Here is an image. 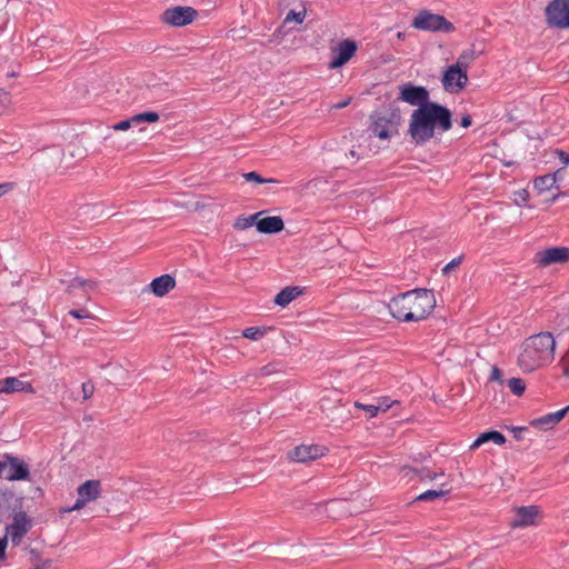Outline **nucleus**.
Returning <instances> with one entry per match:
<instances>
[{"mask_svg":"<svg viewBox=\"0 0 569 569\" xmlns=\"http://www.w3.org/2000/svg\"><path fill=\"white\" fill-rule=\"evenodd\" d=\"M280 371V363H268L260 368L259 376L267 377Z\"/></svg>","mask_w":569,"mask_h":569,"instance_id":"nucleus-33","label":"nucleus"},{"mask_svg":"<svg viewBox=\"0 0 569 569\" xmlns=\"http://www.w3.org/2000/svg\"><path fill=\"white\" fill-rule=\"evenodd\" d=\"M69 315L77 319L90 318L89 312L86 309H72Z\"/></svg>","mask_w":569,"mask_h":569,"instance_id":"nucleus-41","label":"nucleus"},{"mask_svg":"<svg viewBox=\"0 0 569 569\" xmlns=\"http://www.w3.org/2000/svg\"><path fill=\"white\" fill-rule=\"evenodd\" d=\"M411 27L417 30L451 33L456 30L455 26L443 16L432 13L423 9L418 12L411 22Z\"/></svg>","mask_w":569,"mask_h":569,"instance_id":"nucleus-5","label":"nucleus"},{"mask_svg":"<svg viewBox=\"0 0 569 569\" xmlns=\"http://www.w3.org/2000/svg\"><path fill=\"white\" fill-rule=\"evenodd\" d=\"M489 441H492L495 442L496 445H503L506 442V438L505 436L499 432V431H496V430H490V431H486L483 433H481L475 441L471 445V448L475 449V448H478L480 447L481 445L486 443V442H489Z\"/></svg>","mask_w":569,"mask_h":569,"instance_id":"nucleus-24","label":"nucleus"},{"mask_svg":"<svg viewBox=\"0 0 569 569\" xmlns=\"http://www.w3.org/2000/svg\"><path fill=\"white\" fill-rule=\"evenodd\" d=\"M436 299L431 290L413 289L391 298L388 309L399 321H420L435 308Z\"/></svg>","mask_w":569,"mask_h":569,"instance_id":"nucleus-2","label":"nucleus"},{"mask_svg":"<svg viewBox=\"0 0 569 569\" xmlns=\"http://www.w3.org/2000/svg\"><path fill=\"white\" fill-rule=\"evenodd\" d=\"M159 113L154 111H146L131 117V121H134L136 124L141 122H157L159 120Z\"/></svg>","mask_w":569,"mask_h":569,"instance_id":"nucleus-27","label":"nucleus"},{"mask_svg":"<svg viewBox=\"0 0 569 569\" xmlns=\"http://www.w3.org/2000/svg\"><path fill=\"white\" fill-rule=\"evenodd\" d=\"M328 449L319 445H300L293 448L289 453V458L296 462H309L317 458L323 457Z\"/></svg>","mask_w":569,"mask_h":569,"instance_id":"nucleus-13","label":"nucleus"},{"mask_svg":"<svg viewBox=\"0 0 569 569\" xmlns=\"http://www.w3.org/2000/svg\"><path fill=\"white\" fill-rule=\"evenodd\" d=\"M305 17H306V12L305 11L296 12L295 10H291L286 16L284 22H289V21L295 20L298 23H302Z\"/></svg>","mask_w":569,"mask_h":569,"instance_id":"nucleus-35","label":"nucleus"},{"mask_svg":"<svg viewBox=\"0 0 569 569\" xmlns=\"http://www.w3.org/2000/svg\"><path fill=\"white\" fill-rule=\"evenodd\" d=\"M379 405L382 406V409H381L382 411H387L391 407V405L387 403L386 400L379 402Z\"/></svg>","mask_w":569,"mask_h":569,"instance_id":"nucleus-51","label":"nucleus"},{"mask_svg":"<svg viewBox=\"0 0 569 569\" xmlns=\"http://www.w3.org/2000/svg\"><path fill=\"white\" fill-rule=\"evenodd\" d=\"M510 525L513 528L533 525V506L519 507Z\"/></svg>","mask_w":569,"mask_h":569,"instance_id":"nucleus-22","label":"nucleus"},{"mask_svg":"<svg viewBox=\"0 0 569 569\" xmlns=\"http://www.w3.org/2000/svg\"><path fill=\"white\" fill-rule=\"evenodd\" d=\"M546 17L551 27L569 28V0H552L546 8Z\"/></svg>","mask_w":569,"mask_h":569,"instance_id":"nucleus-7","label":"nucleus"},{"mask_svg":"<svg viewBox=\"0 0 569 569\" xmlns=\"http://www.w3.org/2000/svg\"><path fill=\"white\" fill-rule=\"evenodd\" d=\"M447 492H448L447 490H442V489H439V490H427V491L422 492L421 495H419L416 498V500H418V501H430V500L443 497Z\"/></svg>","mask_w":569,"mask_h":569,"instance_id":"nucleus-29","label":"nucleus"},{"mask_svg":"<svg viewBox=\"0 0 569 569\" xmlns=\"http://www.w3.org/2000/svg\"><path fill=\"white\" fill-rule=\"evenodd\" d=\"M176 286V280L170 274H162L153 279L150 283L152 292L157 297H163Z\"/></svg>","mask_w":569,"mask_h":569,"instance_id":"nucleus-20","label":"nucleus"},{"mask_svg":"<svg viewBox=\"0 0 569 569\" xmlns=\"http://www.w3.org/2000/svg\"><path fill=\"white\" fill-rule=\"evenodd\" d=\"M532 337L526 339L522 351L518 357V365L525 372L533 371V348L531 343Z\"/></svg>","mask_w":569,"mask_h":569,"instance_id":"nucleus-21","label":"nucleus"},{"mask_svg":"<svg viewBox=\"0 0 569 569\" xmlns=\"http://www.w3.org/2000/svg\"><path fill=\"white\" fill-rule=\"evenodd\" d=\"M522 193H523V194H526L527 197H529V192H528V190H526V189H525V190H522Z\"/></svg>","mask_w":569,"mask_h":569,"instance_id":"nucleus-52","label":"nucleus"},{"mask_svg":"<svg viewBox=\"0 0 569 569\" xmlns=\"http://www.w3.org/2000/svg\"><path fill=\"white\" fill-rule=\"evenodd\" d=\"M511 431L517 440H522L525 438V433L529 432V427H512Z\"/></svg>","mask_w":569,"mask_h":569,"instance_id":"nucleus-39","label":"nucleus"},{"mask_svg":"<svg viewBox=\"0 0 569 569\" xmlns=\"http://www.w3.org/2000/svg\"><path fill=\"white\" fill-rule=\"evenodd\" d=\"M565 373H566L567 376H569V369H568V368L565 370Z\"/></svg>","mask_w":569,"mask_h":569,"instance_id":"nucleus-54","label":"nucleus"},{"mask_svg":"<svg viewBox=\"0 0 569 569\" xmlns=\"http://www.w3.org/2000/svg\"><path fill=\"white\" fill-rule=\"evenodd\" d=\"M537 263L540 267H547L552 263H566L569 261L568 247H550L539 251L537 254Z\"/></svg>","mask_w":569,"mask_h":569,"instance_id":"nucleus-15","label":"nucleus"},{"mask_svg":"<svg viewBox=\"0 0 569 569\" xmlns=\"http://www.w3.org/2000/svg\"><path fill=\"white\" fill-rule=\"evenodd\" d=\"M257 230L264 234L278 233L283 230L284 223L281 217L270 216L262 219H257Z\"/></svg>","mask_w":569,"mask_h":569,"instance_id":"nucleus-16","label":"nucleus"},{"mask_svg":"<svg viewBox=\"0 0 569 569\" xmlns=\"http://www.w3.org/2000/svg\"><path fill=\"white\" fill-rule=\"evenodd\" d=\"M301 293L302 290L299 287H286L274 297V303L280 307H287Z\"/></svg>","mask_w":569,"mask_h":569,"instance_id":"nucleus-23","label":"nucleus"},{"mask_svg":"<svg viewBox=\"0 0 569 569\" xmlns=\"http://www.w3.org/2000/svg\"><path fill=\"white\" fill-rule=\"evenodd\" d=\"M97 286L93 280H86L79 277L73 278L67 287V292L71 293L74 289H83L84 291L92 290Z\"/></svg>","mask_w":569,"mask_h":569,"instance_id":"nucleus-25","label":"nucleus"},{"mask_svg":"<svg viewBox=\"0 0 569 569\" xmlns=\"http://www.w3.org/2000/svg\"><path fill=\"white\" fill-rule=\"evenodd\" d=\"M7 470V462L2 460H0V477L2 476L3 471Z\"/></svg>","mask_w":569,"mask_h":569,"instance_id":"nucleus-50","label":"nucleus"},{"mask_svg":"<svg viewBox=\"0 0 569 569\" xmlns=\"http://www.w3.org/2000/svg\"><path fill=\"white\" fill-rule=\"evenodd\" d=\"M565 173L566 169L560 168L552 174L536 177V190L538 194H541L542 192L553 188L558 181L562 180Z\"/></svg>","mask_w":569,"mask_h":569,"instance_id":"nucleus-18","label":"nucleus"},{"mask_svg":"<svg viewBox=\"0 0 569 569\" xmlns=\"http://www.w3.org/2000/svg\"><path fill=\"white\" fill-rule=\"evenodd\" d=\"M13 186L14 184L12 182L0 183V197L11 191Z\"/></svg>","mask_w":569,"mask_h":569,"instance_id":"nucleus-44","label":"nucleus"},{"mask_svg":"<svg viewBox=\"0 0 569 569\" xmlns=\"http://www.w3.org/2000/svg\"><path fill=\"white\" fill-rule=\"evenodd\" d=\"M370 130L379 139H390L399 133V127L402 121L401 111L396 106L370 116Z\"/></svg>","mask_w":569,"mask_h":569,"instance_id":"nucleus-3","label":"nucleus"},{"mask_svg":"<svg viewBox=\"0 0 569 569\" xmlns=\"http://www.w3.org/2000/svg\"><path fill=\"white\" fill-rule=\"evenodd\" d=\"M261 213L262 212H257L251 216H239L233 223V228L237 230H246L250 228L251 226L256 224L257 219Z\"/></svg>","mask_w":569,"mask_h":569,"instance_id":"nucleus-26","label":"nucleus"},{"mask_svg":"<svg viewBox=\"0 0 569 569\" xmlns=\"http://www.w3.org/2000/svg\"><path fill=\"white\" fill-rule=\"evenodd\" d=\"M32 390L31 383L24 382L16 377L0 379V393L32 392Z\"/></svg>","mask_w":569,"mask_h":569,"instance_id":"nucleus-17","label":"nucleus"},{"mask_svg":"<svg viewBox=\"0 0 569 569\" xmlns=\"http://www.w3.org/2000/svg\"><path fill=\"white\" fill-rule=\"evenodd\" d=\"M565 193L562 192H557V193H553L550 198L546 199L545 202L546 203H552L555 202L560 196H563Z\"/></svg>","mask_w":569,"mask_h":569,"instance_id":"nucleus-49","label":"nucleus"},{"mask_svg":"<svg viewBox=\"0 0 569 569\" xmlns=\"http://www.w3.org/2000/svg\"><path fill=\"white\" fill-rule=\"evenodd\" d=\"M132 124H136L134 121H131V118L121 120L118 123L113 124V129L117 131H126L131 128Z\"/></svg>","mask_w":569,"mask_h":569,"instance_id":"nucleus-38","label":"nucleus"},{"mask_svg":"<svg viewBox=\"0 0 569 569\" xmlns=\"http://www.w3.org/2000/svg\"><path fill=\"white\" fill-rule=\"evenodd\" d=\"M398 100L411 106L422 108L431 103L430 94L426 87L415 86L411 82L403 83L400 87Z\"/></svg>","mask_w":569,"mask_h":569,"instance_id":"nucleus-8","label":"nucleus"},{"mask_svg":"<svg viewBox=\"0 0 569 569\" xmlns=\"http://www.w3.org/2000/svg\"><path fill=\"white\" fill-rule=\"evenodd\" d=\"M472 57V51H463L456 63L448 67L443 72L441 81L447 92L458 93L467 86L469 60H471Z\"/></svg>","mask_w":569,"mask_h":569,"instance_id":"nucleus-4","label":"nucleus"},{"mask_svg":"<svg viewBox=\"0 0 569 569\" xmlns=\"http://www.w3.org/2000/svg\"><path fill=\"white\" fill-rule=\"evenodd\" d=\"M350 154H351L352 157H355V156H356V151H355V150H350Z\"/></svg>","mask_w":569,"mask_h":569,"instance_id":"nucleus-53","label":"nucleus"},{"mask_svg":"<svg viewBox=\"0 0 569 569\" xmlns=\"http://www.w3.org/2000/svg\"><path fill=\"white\" fill-rule=\"evenodd\" d=\"M405 470H408V471H412L415 475H417L421 480H435L438 476L437 472H432L430 471L428 468H420V469H415V468H409V467H406Z\"/></svg>","mask_w":569,"mask_h":569,"instance_id":"nucleus-30","label":"nucleus"},{"mask_svg":"<svg viewBox=\"0 0 569 569\" xmlns=\"http://www.w3.org/2000/svg\"><path fill=\"white\" fill-rule=\"evenodd\" d=\"M358 49L357 42L352 39L341 40L337 47L331 48L332 58L329 62L330 69L343 67L356 54Z\"/></svg>","mask_w":569,"mask_h":569,"instance_id":"nucleus-10","label":"nucleus"},{"mask_svg":"<svg viewBox=\"0 0 569 569\" xmlns=\"http://www.w3.org/2000/svg\"><path fill=\"white\" fill-rule=\"evenodd\" d=\"M555 152L559 156V159L562 161L563 164H569V154L561 150H556Z\"/></svg>","mask_w":569,"mask_h":569,"instance_id":"nucleus-46","label":"nucleus"},{"mask_svg":"<svg viewBox=\"0 0 569 569\" xmlns=\"http://www.w3.org/2000/svg\"><path fill=\"white\" fill-rule=\"evenodd\" d=\"M556 340L550 332L536 333V367L550 365L555 359Z\"/></svg>","mask_w":569,"mask_h":569,"instance_id":"nucleus-6","label":"nucleus"},{"mask_svg":"<svg viewBox=\"0 0 569 569\" xmlns=\"http://www.w3.org/2000/svg\"><path fill=\"white\" fill-rule=\"evenodd\" d=\"M243 178H244L246 181L257 182V183H273V182H277V180H274V179L262 178L256 171H250V172L243 173Z\"/></svg>","mask_w":569,"mask_h":569,"instance_id":"nucleus-32","label":"nucleus"},{"mask_svg":"<svg viewBox=\"0 0 569 569\" xmlns=\"http://www.w3.org/2000/svg\"><path fill=\"white\" fill-rule=\"evenodd\" d=\"M462 260H463V256H460V257H457V258L452 259L449 263H447L442 268V273L443 274H448L450 271H452L453 269L459 267L461 264Z\"/></svg>","mask_w":569,"mask_h":569,"instance_id":"nucleus-36","label":"nucleus"},{"mask_svg":"<svg viewBox=\"0 0 569 569\" xmlns=\"http://www.w3.org/2000/svg\"><path fill=\"white\" fill-rule=\"evenodd\" d=\"M350 102H351V98H348V99H346V100H342V101H340V102L336 103V104L333 106V108H335V109H342V108H346L347 106H349V103H350Z\"/></svg>","mask_w":569,"mask_h":569,"instance_id":"nucleus-48","label":"nucleus"},{"mask_svg":"<svg viewBox=\"0 0 569 569\" xmlns=\"http://www.w3.org/2000/svg\"><path fill=\"white\" fill-rule=\"evenodd\" d=\"M471 123H472V118H471V116L466 114V116H463V117L461 118V121H460L461 127H463V128H468V127H470V126H471Z\"/></svg>","mask_w":569,"mask_h":569,"instance_id":"nucleus-45","label":"nucleus"},{"mask_svg":"<svg viewBox=\"0 0 569 569\" xmlns=\"http://www.w3.org/2000/svg\"><path fill=\"white\" fill-rule=\"evenodd\" d=\"M355 406L358 407V408H362V409L367 410L369 412L370 417H376L378 411L380 409H382L381 405L375 406V405H362L360 402H356Z\"/></svg>","mask_w":569,"mask_h":569,"instance_id":"nucleus-37","label":"nucleus"},{"mask_svg":"<svg viewBox=\"0 0 569 569\" xmlns=\"http://www.w3.org/2000/svg\"><path fill=\"white\" fill-rule=\"evenodd\" d=\"M198 16V11L192 7H172L166 9L161 14L162 22L172 27H183L190 24Z\"/></svg>","mask_w":569,"mask_h":569,"instance_id":"nucleus-9","label":"nucleus"},{"mask_svg":"<svg viewBox=\"0 0 569 569\" xmlns=\"http://www.w3.org/2000/svg\"><path fill=\"white\" fill-rule=\"evenodd\" d=\"M452 128L451 111L437 102L412 111L409 121L408 134L417 146H423L436 133H443Z\"/></svg>","mask_w":569,"mask_h":569,"instance_id":"nucleus-1","label":"nucleus"},{"mask_svg":"<svg viewBox=\"0 0 569 569\" xmlns=\"http://www.w3.org/2000/svg\"><path fill=\"white\" fill-rule=\"evenodd\" d=\"M53 563L52 559H41L37 561L31 569H50Z\"/></svg>","mask_w":569,"mask_h":569,"instance_id":"nucleus-40","label":"nucleus"},{"mask_svg":"<svg viewBox=\"0 0 569 569\" xmlns=\"http://www.w3.org/2000/svg\"><path fill=\"white\" fill-rule=\"evenodd\" d=\"M8 546L7 535L0 538V560L6 558V549Z\"/></svg>","mask_w":569,"mask_h":569,"instance_id":"nucleus-43","label":"nucleus"},{"mask_svg":"<svg viewBox=\"0 0 569 569\" xmlns=\"http://www.w3.org/2000/svg\"><path fill=\"white\" fill-rule=\"evenodd\" d=\"M569 411V405L560 409L556 412L547 413L540 418H536V428L541 430L552 429L557 423H559L566 413Z\"/></svg>","mask_w":569,"mask_h":569,"instance_id":"nucleus-19","label":"nucleus"},{"mask_svg":"<svg viewBox=\"0 0 569 569\" xmlns=\"http://www.w3.org/2000/svg\"><path fill=\"white\" fill-rule=\"evenodd\" d=\"M508 387L510 388L511 392L516 396H521L526 390V383L520 378L509 379Z\"/></svg>","mask_w":569,"mask_h":569,"instance_id":"nucleus-28","label":"nucleus"},{"mask_svg":"<svg viewBox=\"0 0 569 569\" xmlns=\"http://www.w3.org/2000/svg\"><path fill=\"white\" fill-rule=\"evenodd\" d=\"M490 379L502 383V371L498 367L493 366L491 368Z\"/></svg>","mask_w":569,"mask_h":569,"instance_id":"nucleus-42","label":"nucleus"},{"mask_svg":"<svg viewBox=\"0 0 569 569\" xmlns=\"http://www.w3.org/2000/svg\"><path fill=\"white\" fill-rule=\"evenodd\" d=\"M81 390H82L83 400H88L89 398L92 397V395L94 392L93 382L91 380L83 382L81 386Z\"/></svg>","mask_w":569,"mask_h":569,"instance_id":"nucleus-34","label":"nucleus"},{"mask_svg":"<svg viewBox=\"0 0 569 569\" xmlns=\"http://www.w3.org/2000/svg\"><path fill=\"white\" fill-rule=\"evenodd\" d=\"M242 336L247 339L257 341L264 336V330L259 327H249L243 330Z\"/></svg>","mask_w":569,"mask_h":569,"instance_id":"nucleus-31","label":"nucleus"},{"mask_svg":"<svg viewBox=\"0 0 569 569\" xmlns=\"http://www.w3.org/2000/svg\"><path fill=\"white\" fill-rule=\"evenodd\" d=\"M3 461L7 462L8 472L4 478L9 481L28 480L30 477L29 466L18 457L4 455Z\"/></svg>","mask_w":569,"mask_h":569,"instance_id":"nucleus-14","label":"nucleus"},{"mask_svg":"<svg viewBox=\"0 0 569 569\" xmlns=\"http://www.w3.org/2000/svg\"><path fill=\"white\" fill-rule=\"evenodd\" d=\"M29 553H30L31 560L34 561V563L37 561L41 560L40 552L38 550L31 549Z\"/></svg>","mask_w":569,"mask_h":569,"instance_id":"nucleus-47","label":"nucleus"},{"mask_svg":"<svg viewBox=\"0 0 569 569\" xmlns=\"http://www.w3.org/2000/svg\"><path fill=\"white\" fill-rule=\"evenodd\" d=\"M31 527L32 522L27 513L23 511L17 512L13 516L12 523L6 527V535L7 537L10 536L13 546H19Z\"/></svg>","mask_w":569,"mask_h":569,"instance_id":"nucleus-11","label":"nucleus"},{"mask_svg":"<svg viewBox=\"0 0 569 569\" xmlns=\"http://www.w3.org/2000/svg\"><path fill=\"white\" fill-rule=\"evenodd\" d=\"M77 492L78 499L72 506L71 510H79L83 508L88 502L98 499L101 493V483L99 480H87L78 487Z\"/></svg>","mask_w":569,"mask_h":569,"instance_id":"nucleus-12","label":"nucleus"}]
</instances>
